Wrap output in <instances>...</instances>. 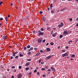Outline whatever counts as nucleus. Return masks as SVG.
<instances>
[{
  "mask_svg": "<svg viewBox=\"0 0 78 78\" xmlns=\"http://www.w3.org/2000/svg\"><path fill=\"white\" fill-rule=\"evenodd\" d=\"M0 20H3V18H0Z\"/></svg>",
  "mask_w": 78,
  "mask_h": 78,
  "instance_id": "nucleus-47",
  "label": "nucleus"
},
{
  "mask_svg": "<svg viewBox=\"0 0 78 78\" xmlns=\"http://www.w3.org/2000/svg\"><path fill=\"white\" fill-rule=\"evenodd\" d=\"M27 61H31V59H28L27 58Z\"/></svg>",
  "mask_w": 78,
  "mask_h": 78,
  "instance_id": "nucleus-18",
  "label": "nucleus"
},
{
  "mask_svg": "<svg viewBox=\"0 0 78 78\" xmlns=\"http://www.w3.org/2000/svg\"><path fill=\"white\" fill-rule=\"evenodd\" d=\"M57 48H58L59 49V48H60V47L59 46H58L57 47Z\"/></svg>",
  "mask_w": 78,
  "mask_h": 78,
  "instance_id": "nucleus-58",
  "label": "nucleus"
},
{
  "mask_svg": "<svg viewBox=\"0 0 78 78\" xmlns=\"http://www.w3.org/2000/svg\"><path fill=\"white\" fill-rule=\"evenodd\" d=\"M19 69H22V66H19Z\"/></svg>",
  "mask_w": 78,
  "mask_h": 78,
  "instance_id": "nucleus-29",
  "label": "nucleus"
},
{
  "mask_svg": "<svg viewBox=\"0 0 78 78\" xmlns=\"http://www.w3.org/2000/svg\"><path fill=\"white\" fill-rule=\"evenodd\" d=\"M34 50H37L38 49L37 48H34Z\"/></svg>",
  "mask_w": 78,
  "mask_h": 78,
  "instance_id": "nucleus-42",
  "label": "nucleus"
},
{
  "mask_svg": "<svg viewBox=\"0 0 78 78\" xmlns=\"http://www.w3.org/2000/svg\"><path fill=\"white\" fill-rule=\"evenodd\" d=\"M3 39L4 40L6 39H7V36H4L3 37Z\"/></svg>",
  "mask_w": 78,
  "mask_h": 78,
  "instance_id": "nucleus-12",
  "label": "nucleus"
},
{
  "mask_svg": "<svg viewBox=\"0 0 78 78\" xmlns=\"http://www.w3.org/2000/svg\"><path fill=\"white\" fill-rule=\"evenodd\" d=\"M50 7H53V4H51Z\"/></svg>",
  "mask_w": 78,
  "mask_h": 78,
  "instance_id": "nucleus-38",
  "label": "nucleus"
},
{
  "mask_svg": "<svg viewBox=\"0 0 78 78\" xmlns=\"http://www.w3.org/2000/svg\"><path fill=\"white\" fill-rule=\"evenodd\" d=\"M53 8V7H50V9L51 10L52 9V8Z\"/></svg>",
  "mask_w": 78,
  "mask_h": 78,
  "instance_id": "nucleus-53",
  "label": "nucleus"
},
{
  "mask_svg": "<svg viewBox=\"0 0 78 78\" xmlns=\"http://www.w3.org/2000/svg\"><path fill=\"white\" fill-rule=\"evenodd\" d=\"M31 73H28L27 75H31Z\"/></svg>",
  "mask_w": 78,
  "mask_h": 78,
  "instance_id": "nucleus-46",
  "label": "nucleus"
},
{
  "mask_svg": "<svg viewBox=\"0 0 78 78\" xmlns=\"http://www.w3.org/2000/svg\"><path fill=\"white\" fill-rule=\"evenodd\" d=\"M58 26L59 27V28H61V27H62V26L61 24L58 25Z\"/></svg>",
  "mask_w": 78,
  "mask_h": 78,
  "instance_id": "nucleus-14",
  "label": "nucleus"
},
{
  "mask_svg": "<svg viewBox=\"0 0 78 78\" xmlns=\"http://www.w3.org/2000/svg\"><path fill=\"white\" fill-rule=\"evenodd\" d=\"M41 61H42V59H40L38 60L39 63H41Z\"/></svg>",
  "mask_w": 78,
  "mask_h": 78,
  "instance_id": "nucleus-22",
  "label": "nucleus"
},
{
  "mask_svg": "<svg viewBox=\"0 0 78 78\" xmlns=\"http://www.w3.org/2000/svg\"><path fill=\"white\" fill-rule=\"evenodd\" d=\"M57 34V33H55L54 34H52L53 37H55L56 36V34Z\"/></svg>",
  "mask_w": 78,
  "mask_h": 78,
  "instance_id": "nucleus-10",
  "label": "nucleus"
},
{
  "mask_svg": "<svg viewBox=\"0 0 78 78\" xmlns=\"http://www.w3.org/2000/svg\"><path fill=\"white\" fill-rule=\"evenodd\" d=\"M3 69H4V67L2 66H1V69L2 70H3Z\"/></svg>",
  "mask_w": 78,
  "mask_h": 78,
  "instance_id": "nucleus-15",
  "label": "nucleus"
},
{
  "mask_svg": "<svg viewBox=\"0 0 78 78\" xmlns=\"http://www.w3.org/2000/svg\"><path fill=\"white\" fill-rule=\"evenodd\" d=\"M30 45H29L27 46V48H30Z\"/></svg>",
  "mask_w": 78,
  "mask_h": 78,
  "instance_id": "nucleus-23",
  "label": "nucleus"
},
{
  "mask_svg": "<svg viewBox=\"0 0 78 78\" xmlns=\"http://www.w3.org/2000/svg\"><path fill=\"white\" fill-rule=\"evenodd\" d=\"M39 54L38 53L36 55V56H39Z\"/></svg>",
  "mask_w": 78,
  "mask_h": 78,
  "instance_id": "nucleus-27",
  "label": "nucleus"
},
{
  "mask_svg": "<svg viewBox=\"0 0 78 78\" xmlns=\"http://www.w3.org/2000/svg\"><path fill=\"white\" fill-rule=\"evenodd\" d=\"M15 67H15V66H12L11 67V68H12V69H15Z\"/></svg>",
  "mask_w": 78,
  "mask_h": 78,
  "instance_id": "nucleus-30",
  "label": "nucleus"
},
{
  "mask_svg": "<svg viewBox=\"0 0 78 78\" xmlns=\"http://www.w3.org/2000/svg\"><path fill=\"white\" fill-rule=\"evenodd\" d=\"M75 57V55L74 54H73L71 56V57H72V58H73V57Z\"/></svg>",
  "mask_w": 78,
  "mask_h": 78,
  "instance_id": "nucleus-21",
  "label": "nucleus"
},
{
  "mask_svg": "<svg viewBox=\"0 0 78 78\" xmlns=\"http://www.w3.org/2000/svg\"><path fill=\"white\" fill-rule=\"evenodd\" d=\"M42 20H43V21H45V20H46V19L44 17V16H43Z\"/></svg>",
  "mask_w": 78,
  "mask_h": 78,
  "instance_id": "nucleus-11",
  "label": "nucleus"
},
{
  "mask_svg": "<svg viewBox=\"0 0 78 78\" xmlns=\"http://www.w3.org/2000/svg\"><path fill=\"white\" fill-rule=\"evenodd\" d=\"M31 52H29L28 53V55H30V54H31Z\"/></svg>",
  "mask_w": 78,
  "mask_h": 78,
  "instance_id": "nucleus-50",
  "label": "nucleus"
},
{
  "mask_svg": "<svg viewBox=\"0 0 78 78\" xmlns=\"http://www.w3.org/2000/svg\"><path fill=\"white\" fill-rule=\"evenodd\" d=\"M13 56H14V57L16 56V54L14 53H13Z\"/></svg>",
  "mask_w": 78,
  "mask_h": 78,
  "instance_id": "nucleus-26",
  "label": "nucleus"
},
{
  "mask_svg": "<svg viewBox=\"0 0 78 78\" xmlns=\"http://www.w3.org/2000/svg\"><path fill=\"white\" fill-rule=\"evenodd\" d=\"M63 10H64V9H61V11H63Z\"/></svg>",
  "mask_w": 78,
  "mask_h": 78,
  "instance_id": "nucleus-55",
  "label": "nucleus"
},
{
  "mask_svg": "<svg viewBox=\"0 0 78 78\" xmlns=\"http://www.w3.org/2000/svg\"><path fill=\"white\" fill-rule=\"evenodd\" d=\"M37 42H38V43H41L42 42V40H41L39 39H38Z\"/></svg>",
  "mask_w": 78,
  "mask_h": 78,
  "instance_id": "nucleus-9",
  "label": "nucleus"
},
{
  "mask_svg": "<svg viewBox=\"0 0 78 78\" xmlns=\"http://www.w3.org/2000/svg\"><path fill=\"white\" fill-rule=\"evenodd\" d=\"M51 58V55H50L46 57L45 59V60H48V59H50Z\"/></svg>",
  "mask_w": 78,
  "mask_h": 78,
  "instance_id": "nucleus-2",
  "label": "nucleus"
},
{
  "mask_svg": "<svg viewBox=\"0 0 78 78\" xmlns=\"http://www.w3.org/2000/svg\"><path fill=\"white\" fill-rule=\"evenodd\" d=\"M62 37H63V36H62V35H60L59 36L60 38H62Z\"/></svg>",
  "mask_w": 78,
  "mask_h": 78,
  "instance_id": "nucleus-35",
  "label": "nucleus"
},
{
  "mask_svg": "<svg viewBox=\"0 0 78 78\" xmlns=\"http://www.w3.org/2000/svg\"><path fill=\"white\" fill-rule=\"evenodd\" d=\"M46 50H47V51L48 52L50 51H51V49H50L49 48H47Z\"/></svg>",
  "mask_w": 78,
  "mask_h": 78,
  "instance_id": "nucleus-8",
  "label": "nucleus"
},
{
  "mask_svg": "<svg viewBox=\"0 0 78 78\" xmlns=\"http://www.w3.org/2000/svg\"><path fill=\"white\" fill-rule=\"evenodd\" d=\"M30 65V62H28L25 65V66H28Z\"/></svg>",
  "mask_w": 78,
  "mask_h": 78,
  "instance_id": "nucleus-6",
  "label": "nucleus"
},
{
  "mask_svg": "<svg viewBox=\"0 0 78 78\" xmlns=\"http://www.w3.org/2000/svg\"><path fill=\"white\" fill-rule=\"evenodd\" d=\"M37 75H39V74H40L39 73V72H38L37 73Z\"/></svg>",
  "mask_w": 78,
  "mask_h": 78,
  "instance_id": "nucleus-59",
  "label": "nucleus"
},
{
  "mask_svg": "<svg viewBox=\"0 0 78 78\" xmlns=\"http://www.w3.org/2000/svg\"><path fill=\"white\" fill-rule=\"evenodd\" d=\"M41 70H45V69L44 68H42L41 69Z\"/></svg>",
  "mask_w": 78,
  "mask_h": 78,
  "instance_id": "nucleus-41",
  "label": "nucleus"
},
{
  "mask_svg": "<svg viewBox=\"0 0 78 78\" xmlns=\"http://www.w3.org/2000/svg\"><path fill=\"white\" fill-rule=\"evenodd\" d=\"M3 3V2H0V5H1Z\"/></svg>",
  "mask_w": 78,
  "mask_h": 78,
  "instance_id": "nucleus-40",
  "label": "nucleus"
},
{
  "mask_svg": "<svg viewBox=\"0 0 78 78\" xmlns=\"http://www.w3.org/2000/svg\"><path fill=\"white\" fill-rule=\"evenodd\" d=\"M19 56L20 57H22L23 56V55L22 53H20Z\"/></svg>",
  "mask_w": 78,
  "mask_h": 78,
  "instance_id": "nucleus-13",
  "label": "nucleus"
},
{
  "mask_svg": "<svg viewBox=\"0 0 78 78\" xmlns=\"http://www.w3.org/2000/svg\"><path fill=\"white\" fill-rule=\"evenodd\" d=\"M18 53V51L15 52H13L15 55H16V54H17V53Z\"/></svg>",
  "mask_w": 78,
  "mask_h": 78,
  "instance_id": "nucleus-32",
  "label": "nucleus"
},
{
  "mask_svg": "<svg viewBox=\"0 0 78 78\" xmlns=\"http://www.w3.org/2000/svg\"><path fill=\"white\" fill-rule=\"evenodd\" d=\"M24 50H27V47H24Z\"/></svg>",
  "mask_w": 78,
  "mask_h": 78,
  "instance_id": "nucleus-33",
  "label": "nucleus"
},
{
  "mask_svg": "<svg viewBox=\"0 0 78 78\" xmlns=\"http://www.w3.org/2000/svg\"><path fill=\"white\" fill-rule=\"evenodd\" d=\"M36 72H37V70H36V69H35L34 71V73H36Z\"/></svg>",
  "mask_w": 78,
  "mask_h": 78,
  "instance_id": "nucleus-43",
  "label": "nucleus"
},
{
  "mask_svg": "<svg viewBox=\"0 0 78 78\" xmlns=\"http://www.w3.org/2000/svg\"><path fill=\"white\" fill-rule=\"evenodd\" d=\"M5 19L6 21V22H7V17H5Z\"/></svg>",
  "mask_w": 78,
  "mask_h": 78,
  "instance_id": "nucleus-25",
  "label": "nucleus"
},
{
  "mask_svg": "<svg viewBox=\"0 0 78 78\" xmlns=\"http://www.w3.org/2000/svg\"><path fill=\"white\" fill-rule=\"evenodd\" d=\"M49 45V43H47V44L46 45V46H47V45Z\"/></svg>",
  "mask_w": 78,
  "mask_h": 78,
  "instance_id": "nucleus-52",
  "label": "nucleus"
},
{
  "mask_svg": "<svg viewBox=\"0 0 78 78\" xmlns=\"http://www.w3.org/2000/svg\"><path fill=\"white\" fill-rule=\"evenodd\" d=\"M17 70H16L15 69L14 71H13V72H16Z\"/></svg>",
  "mask_w": 78,
  "mask_h": 78,
  "instance_id": "nucleus-51",
  "label": "nucleus"
},
{
  "mask_svg": "<svg viewBox=\"0 0 78 78\" xmlns=\"http://www.w3.org/2000/svg\"><path fill=\"white\" fill-rule=\"evenodd\" d=\"M65 48L66 49H68V48H69V47L66 46Z\"/></svg>",
  "mask_w": 78,
  "mask_h": 78,
  "instance_id": "nucleus-45",
  "label": "nucleus"
},
{
  "mask_svg": "<svg viewBox=\"0 0 78 78\" xmlns=\"http://www.w3.org/2000/svg\"><path fill=\"white\" fill-rule=\"evenodd\" d=\"M13 58V57H12V56H11L10 57V59H12Z\"/></svg>",
  "mask_w": 78,
  "mask_h": 78,
  "instance_id": "nucleus-44",
  "label": "nucleus"
},
{
  "mask_svg": "<svg viewBox=\"0 0 78 78\" xmlns=\"http://www.w3.org/2000/svg\"><path fill=\"white\" fill-rule=\"evenodd\" d=\"M51 69L52 70L53 72H55V68H53V67H51Z\"/></svg>",
  "mask_w": 78,
  "mask_h": 78,
  "instance_id": "nucleus-7",
  "label": "nucleus"
},
{
  "mask_svg": "<svg viewBox=\"0 0 78 78\" xmlns=\"http://www.w3.org/2000/svg\"><path fill=\"white\" fill-rule=\"evenodd\" d=\"M19 58V56L16 55L15 57V59H18Z\"/></svg>",
  "mask_w": 78,
  "mask_h": 78,
  "instance_id": "nucleus-16",
  "label": "nucleus"
},
{
  "mask_svg": "<svg viewBox=\"0 0 78 78\" xmlns=\"http://www.w3.org/2000/svg\"><path fill=\"white\" fill-rule=\"evenodd\" d=\"M45 41H46V40L45 39H44L43 41H42V42L43 43H44V42H45Z\"/></svg>",
  "mask_w": 78,
  "mask_h": 78,
  "instance_id": "nucleus-31",
  "label": "nucleus"
},
{
  "mask_svg": "<svg viewBox=\"0 0 78 78\" xmlns=\"http://www.w3.org/2000/svg\"><path fill=\"white\" fill-rule=\"evenodd\" d=\"M44 28H41L40 29V31H44Z\"/></svg>",
  "mask_w": 78,
  "mask_h": 78,
  "instance_id": "nucleus-17",
  "label": "nucleus"
},
{
  "mask_svg": "<svg viewBox=\"0 0 78 78\" xmlns=\"http://www.w3.org/2000/svg\"><path fill=\"white\" fill-rule=\"evenodd\" d=\"M42 76L43 77H45V76H46V75L43 74Z\"/></svg>",
  "mask_w": 78,
  "mask_h": 78,
  "instance_id": "nucleus-37",
  "label": "nucleus"
},
{
  "mask_svg": "<svg viewBox=\"0 0 78 78\" xmlns=\"http://www.w3.org/2000/svg\"><path fill=\"white\" fill-rule=\"evenodd\" d=\"M72 41H69V44H72Z\"/></svg>",
  "mask_w": 78,
  "mask_h": 78,
  "instance_id": "nucleus-19",
  "label": "nucleus"
},
{
  "mask_svg": "<svg viewBox=\"0 0 78 78\" xmlns=\"http://www.w3.org/2000/svg\"><path fill=\"white\" fill-rule=\"evenodd\" d=\"M61 25H62V26H64V24L63 23H62H62H61Z\"/></svg>",
  "mask_w": 78,
  "mask_h": 78,
  "instance_id": "nucleus-39",
  "label": "nucleus"
},
{
  "mask_svg": "<svg viewBox=\"0 0 78 78\" xmlns=\"http://www.w3.org/2000/svg\"><path fill=\"white\" fill-rule=\"evenodd\" d=\"M17 76L18 78H21V77L22 76V74L21 73L19 74Z\"/></svg>",
  "mask_w": 78,
  "mask_h": 78,
  "instance_id": "nucleus-3",
  "label": "nucleus"
},
{
  "mask_svg": "<svg viewBox=\"0 0 78 78\" xmlns=\"http://www.w3.org/2000/svg\"><path fill=\"white\" fill-rule=\"evenodd\" d=\"M50 44L51 45H54V43L53 42H51L50 43Z\"/></svg>",
  "mask_w": 78,
  "mask_h": 78,
  "instance_id": "nucleus-20",
  "label": "nucleus"
},
{
  "mask_svg": "<svg viewBox=\"0 0 78 78\" xmlns=\"http://www.w3.org/2000/svg\"><path fill=\"white\" fill-rule=\"evenodd\" d=\"M39 13H40V14H42V13H43V12H42V11H40V12H39Z\"/></svg>",
  "mask_w": 78,
  "mask_h": 78,
  "instance_id": "nucleus-36",
  "label": "nucleus"
},
{
  "mask_svg": "<svg viewBox=\"0 0 78 78\" xmlns=\"http://www.w3.org/2000/svg\"><path fill=\"white\" fill-rule=\"evenodd\" d=\"M70 59L71 61H73V58H71Z\"/></svg>",
  "mask_w": 78,
  "mask_h": 78,
  "instance_id": "nucleus-63",
  "label": "nucleus"
},
{
  "mask_svg": "<svg viewBox=\"0 0 78 78\" xmlns=\"http://www.w3.org/2000/svg\"><path fill=\"white\" fill-rule=\"evenodd\" d=\"M11 78H14V76H12Z\"/></svg>",
  "mask_w": 78,
  "mask_h": 78,
  "instance_id": "nucleus-62",
  "label": "nucleus"
},
{
  "mask_svg": "<svg viewBox=\"0 0 78 78\" xmlns=\"http://www.w3.org/2000/svg\"><path fill=\"white\" fill-rule=\"evenodd\" d=\"M62 53H63L64 52H66V51H65L64 50H62Z\"/></svg>",
  "mask_w": 78,
  "mask_h": 78,
  "instance_id": "nucleus-34",
  "label": "nucleus"
},
{
  "mask_svg": "<svg viewBox=\"0 0 78 78\" xmlns=\"http://www.w3.org/2000/svg\"><path fill=\"white\" fill-rule=\"evenodd\" d=\"M69 20H70V21L71 22L72 20V18H71L69 19Z\"/></svg>",
  "mask_w": 78,
  "mask_h": 78,
  "instance_id": "nucleus-48",
  "label": "nucleus"
},
{
  "mask_svg": "<svg viewBox=\"0 0 78 78\" xmlns=\"http://www.w3.org/2000/svg\"><path fill=\"white\" fill-rule=\"evenodd\" d=\"M44 64V62H42L41 63V64Z\"/></svg>",
  "mask_w": 78,
  "mask_h": 78,
  "instance_id": "nucleus-54",
  "label": "nucleus"
},
{
  "mask_svg": "<svg viewBox=\"0 0 78 78\" xmlns=\"http://www.w3.org/2000/svg\"><path fill=\"white\" fill-rule=\"evenodd\" d=\"M29 69V68L27 67L26 68V70H27V71H28V69Z\"/></svg>",
  "mask_w": 78,
  "mask_h": 78,
  "instance_id": "nucleus-24",
  "label": "nucleus"
},
{
  "mask_svg": "<svg viewBox=\"0 0 78 78\" xmlns=\"http://www.w3.org/2000/svg\"><path fill=\"white\" fill-rule=\"evenodd\" d=\"M30 49L31 50H33V47H31Z\"/></svg>",
  "mask_w": 78,
  "mask_h": 78,
  "instance_id": "nucleus-28",
  "label": "nucleus"
},
{
  "mask_svg": "<svg viewBox=\"0 0 78 78\" xmlns=\"http://www.w3.org/2000/svg\"><path fill=\"white\" fill-rule=\"evenodd\" d=\"M28 51H31V49H30L28 51Z\"/></svg>",
  "mask_w": 78,
  "mask_h": 78,
  "instance_id": "nucleus-60",
  "label": "nucleus"
},
{
  "mask_svg": "<svg viewBox=\"0 0 78 78\" xmlns=\"http://www.w3.org/2000/svg\"><path fill=\"white\" fill-rule=\"evenodd\" d=\"M40 52L41 53H42V52H43V51H42V50H41Z\"/></svg>",
  "mask_w": 78,
  "mask_h": 78,
  "instance_id": "nucleus-56",
  "label": "nucleus"
},
{
  "mask_svg": "<svg viewBox=\"0 0 78 78\" xmlns=\"http://www.w3.org/2000/svg\"><path fill=\"white\" fill-rule=\"evenodd\" d=\"M63 34H66V35H67V34H68V32H67V30L65 31L64 32Z\"/></svg>",
  "mask_w": 78,
  "mask_h": 78,
  "instance_id": "nucleus-4",
  "label": "nucleus"
},
{
  "mask_svg": "<svg viewBox=\"0 0 78 78\" xmlns=\"http://www.w3.org/2000/svg\"><path fill=\"white\" fill-rule=\"evenodd\" d=\"M54 11L53 10H51V12L52 14H53V13L54 12Z\"/></svg>",
  "mask_w": 78,
  "mask_h": 78,
  "instance_id": "nucleus-49",
  "label": "nucleus"
},
{
  "mask_svg": "<svg viewBox=\"0 0 78 78\" xmlns=\"http://www.w3.org/2000/svg\"><path fill=\"white\" fill-rule=\"evenodd\" d=\"M36 31H35V30H34L33 31V33H35Z\"/></svg>",
  "mask_w": 78,
  "mask_h": 78,
  "instance_id": "nucleus-64",
  "label": "nucleus"
},
{
  "mask_svg": "<svg viewBox=\"0 0 78 78\" xmlns=\"http://www.w3.org/2000/svg\"><path fill=\"white\" fill-rule=\"evenodd\" d=\"M67 55V53H65V54H62V56L63 58H64V57H65V56H66Z\"/></svg>",
  "mask_w": 78,
  "mask_h": 78,
  "instance_id": "nucleus-5",
  "label": "nucleus"
},
{
  "mask_svg": "<svg viewBox=\"0 0 78 78\" xmlns=\"http://www.w3.org/2000/svg\"><path fill=\"white\" fill-rule=\"evenodd\" d=\"M48 71L49 72H50V71H51V70L50 69H48Z\"/></svg>",
  "mask_w": 78,
  "mask_h": 78,
  "instance_id": "nucleus-57",
  "label": "nucleus"
},
{
  "mask_svg": "<svg viewBox=\"0 0 78 78\" xmlns=\"http://www.w3.org/2000/svg\"><path fill=\"white\" fill-rule=\"evenodd\" d=\"M38 36H43L44 34V33L42 32V31L40 30H39L38 32Z\"/></svg>",
  "mask_w": 78,
  "mask_h": 78,
  "instance_id": "nucleus-1",
  "label": "nucleus"
},
{
  "mask_svg": "<svg viewBox=\"0 0 78 78\" xmlns=\"http://www.w3.org/2000/svg\"><path fill=\"white\" fill-rule=\"evenodd\" d=\"M76 21H78V18H77L76 19Z\"/></svg>",
  "mask_w": 78,
  "mask_h": 78,
  "instance_id": "nucleus-61",
  "label": "nucleus"
}]
</instances>
